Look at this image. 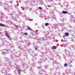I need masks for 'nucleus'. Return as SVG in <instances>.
<instances>
[{"mask_svg": "<svg viewBox=\"0 0 75 75\" xmlns=\"http://www.w3.org/2000/svg\"><path fill=\"white\" fill-rule=\"evenodd\" d=\"M0 26H1V27H5V25H4L2 23H0Z\"/></svg>", "mask_w": 75, "mask_h": 75, "instance_id": "nucleus-7", "label": "nucleus"}, {"mask_svg": "<svg viewBox=\"0 0 75 75\" xmlns=\"http://www.w3.org/2000/svg\"><path fill=\"white\" fill-rule=\"evenodd\" d=\"M61 14H62V13H61Z\"/></svg>", "mask_w": 75, "mask_h": 75, "instance_id": "nucleus-33", "label": "nucleus"}, {"mask_svg": "<svg viewBox=\"0 0 75 75\" xmlns=\"http://www.w3.org/2000/svg\"><path fill=\"white\" fill-rule=\"evenodd\" d=\"M56 1H57V0H56Z\"/></svg>", "mask_w": 75, "mask_h": 75, "instance_id": "nucleus-37", "label": "nucleus"}, {"mask_svg": "<svg viewBox=\"0 0 75 75\" xmlns=\"http://www.w3.org/2000/svg\"><path fill=\"white\" fill-rule=\"evenodd\" d=\"M5 10L6 11H9L8 8H5Z\"/></svg>", "mask_w": 75, "mask_h": 75, "instance_id": "nucleus-12", "label": "nucleus"}, {"mask_svg": "<svg viewBox=\"0 0 75 75\" xmlns=\"http://www.w3.org/2000/svg\"><path fill=\"white\" fill-rule=\"evenodd\" d=\"M43 2L41 1L40 2V4H43Z\"/></svg>", "mask_w": 75, "mask_h": 75, "instance_id": "nucleus-20", "label": "nucleus"}, {"mask_svg": "<svg viewBox=\"0 0 75 75\" xmlns=\"http://www.w3.org/2000/svg\"><path fill=\"white\" fill-rule=\"evenodd\" d=\"M33 65H35V64H33Z\"/></svg>", "mask_w": 75, "mask_h": 75, "instance_id": "nucleus-35", "label": "nucleus"}, {"mask_svg": "<svg viewBox=\"0 0 75 75\" xmlns=\"http://www.w3.org/2000/svg\"><path fill=\"white\" fill-rule=\"evenodd\" d=\"M47 6H48V7H51V6H50V5H48Z\"/></svg>", "mask_w": 75, "mask_h": 75, "instance_id": "nucleus-21", "label": "nucleus"}, {"mask_svg": "<svg viewBox=\"0 0 75 75\" xmlns=\"http://www.w3.org/2000/svg\"><path fill=\"white\" fill-rule=\"evenodd\" d=\"M41 68V67L40 66H39V67H38V69H40V68Z\"/></svg>", "mask_w": 75, "mask_h": 75, "instance_id": "nucleus-22", "label": "nucleus"}, {"mask_svg": "<svg viewBox=\"0 0 75 75\" xmlns=\"http://www.w3.org/2000/svg\"><path fill=\"white\" fill-rule=\"evenodd\" d=\"M8 75H9V74H8Z\"/></svg>", "mask_w": 75, "mask_h": 75, "instance_id": "nucleus-38", "label": "nucleus"}, {"mask_svg": "<svg viewBox=\"0 0 75 75\" xmlns=\"http://www.w3.org/2000/svg\"><path fill=\"white\" fill-rule=\"evenodd\" d=\"M65 37V36H63V37Z\"/></svg>", "mask_w": 75, "mask_h": 75, "instance_id": "nucleus-32", "label": "nucleus"}, {"mask_svg": "<svg viewBox=\"0 0 75 75\" xmlns=\"http://www.w3.org/2000/svg\"><path fill=\"white\" fill-rule=\"evenodd\" d=\"M10 3H11V4H12V3H13V2H12V1H10Z\"/></svg>", "mask_w": 75, "mask_h": 75, "instance_id": "nucleus-25", "label": "nucleus"}, {"mask_svg": "<svg viewBox=\"0 0 75 75\" xmlns=\"http://www.w3.org/2000/svg\"><path fill=\"white\" fill-rule=\"evenodd\" d=\"M68 65L67 64V63H65L64 64V67H67V66Z\"/></svg>", "mask_w": 75, "mask_h": 75, "instance_id": "nucleus-11", "label": "nucleus"}, {"mask_svg": "<svg viewBox=\"0 0 75 75\" xmlns=\"http://www.w3.org/2000/svg\"><path fill=\"white\" fill-rule=\"evenodd\" d=\"M16 67H17V70L18 71V72L19 74H20V72H21V71H20V70L19 69L20 68V66L18 65H17L16 66Z\"/></svg>", "mask_w": 75, "mask_h": 75, "instance_id": "nucleus-1", "label": "nucleus"}, {"mask_svg": "<svg viewBox=\"0 0 75 75\" xmlns=\"http://www.w3.org/2000/svg\"><path fill=\"white\" fill-rule=\"evenodd\" d=\"M7 37H8L9 38L10 37V36L8 35V32L6 31L5 33Z\"/></svg>", "mask_w": 75, "mask_h": 75, "instance_id": "nucleus-2", "label": "nucleus"}, {"mask_svg": "<svg viewBox=\"0 0 75 75\" xmlns=\"http://www.w3.org/2000/svg\"><path fill=\"white\" fill-rule=\"evenodd\" d=\"M1 32H0V34H1Z\"/></svg>", "mask_w": 75, "mask_h": 75, "instance_id": "nucleus-34", "label": "nucleus"}, {"mask_svg": "<svg viewBox=\"0 0 75 75\" xmlns=\"http://www.w3.org/2000/svg\"><path fill=\"white\" fill-rule=\"evenodd\" d=\"M65 35L67 37H68L69 35V33H65Z\"/></svg>", "mask_w": 75, "mask_h": 75, "instance_id": "nucleus-6", "label": "nucleus"}, {"mask_svg": "<svg viewBox=\"0 0 75 75\" xmlns=\"http://www.w3.org/2000/svg\"><path fill=\"white\" fill-rule=\"evenodd\" d=\"M24 17H26V16H24Z\"/></svg>", "mask_w": 75, "mask_h": 75, "instance_id": "nucleus-31", "label": "nucleus"}, {"mask_svg": "<svg viewBox=\"0 0 75 75\" xmlns=\"http://www.w3.org/2000/svg\"><path fill=\"white\" fill-rule=\"evenodd\" d=\"M54 27H56V28H58V27L57 26V25L56 24H55L54 25Z\"/></svg>", "mask_w": 75, "mask_h": 75, "instance_id": "nucleus-8", "label": "nucleus"}, {"mask_svg": "<svg viewBox=\"0 0 75 75\" xmlns=\"http://www.w3.org/2000/svg\"><path fill=\"white\" fill-rule=\"evenodd\" d=\"M10 15H11V16L12 15H13V14H12L11 13H10Z\"/></svg>", "mask_w": 75, "mask_h": 75, "instance_id": "nucleus-28", "label": "nucleus"}, {"mask_svg": "<svg viewBox=\"0 0 75 75\" xmlns=\"http://www.w3.org/2000/svg\"><path fill=\"white\" fill-rule=\"evenodd\" d=\"M7 69H6V71H5V70H3L2 71V73H3V72H5L6 73V72H6V71H7Z\"/></svg>", "mask_w": 75, "mask_h": 75, "instance_id": "nucleus-13", "label": "nucleus"}, {"mask_svg": "<svg viewBox=\"0 0 75 75\" xmlns=\"http://www.w3.org/2000/svg\"><path fill=\"white\" fill-rule=\"evenodd\" d=\"M4 73H5V72H4Z\"/></svg>", "mask_w": 75, "mask_h": 75, "instance_id": "nucleus-36", "label": "nucleus"}, {"mask_svg": "<svg viewBox=\"0 0 75 75\" xmlns=\"http://www.w3.org/2000/svg\"><path fill=\"white\" fill-rule=\"evenodd\" d=\"M62 13L63 14H67V12L65 11H63Z\"/></svg>", "mask_w": 75, "mask_h": 75, "instance_id": "nucleus-5", "label": "nucleus"}, {"mask_svg": "<svg viewBox=\"0 0 75 75\" xmlns=\"http://www.w3.org/2000/svg\"><path fill=\"white\" fill-rule=\"evenodd\" d=\"M18 5H19L18 4H17V6H18Z\"/></svg>", "mask_w": 75, "mask_h": 75, "instance_id": "nucleus-29", "label": "nucleus"}, {"mask_svg": "<svg viewBox=\"0 0 75 75\" xmlns=\"http://www.w3.org/2000/svg\"><path fill=\"white\" fill-rule=\"evenodd\" d=\"M64 25V24H60V26H63Z\"/></svg>", "mask_w": 75, "mask_h": 75, "instance_id": "nucleus-15", "label": "nucleus"}, {"mask_svg": "<svg viewBox=\"0 0 75 75\" xmlns=\"http://www.w3.org/2000/svg\"><path fill=\"white\" fill-rule=\"evenodd\" d=\"M5 61H8V59H7V57H5L4 58Z\"/></svg>", "mask_w": 75, "mask_h": 75, "instance_id": "nucleus-16", "label": "nucleus"}, {"mask_svg": "<svg viewBox=\"0 0 75 75\" xmlns=\"http://www.w3.org/2000/svg\"><path fill=\"white\" fill-rule=\"evenodd\" d=\"M58 75H60V73H58Z\"/></svg>", "mask_w": 75, "mask_h": 75, "instance_id": "nucleus-26", "label": "nucleus"}, {"mask_svg": "<svg viewBox=\"0 0 75 75\" xmlns=\"http://www.w3.org/2000/svg\"><path fill=\"white\" fill-rule=\"evenodd\" d=\"M35 50H37V48L36 47H35Z\"/></svg>", "mask_w": 75, "mask_h": 75, "instance_id": "nucleus-27", "label": "nucleus"}, {"mask_svg": "<svg viewBox=\"0 0 75 75\" xmlns=\"http://www.w3.org/2000/svg\"><path fill=\"white\" fill-rule=\"evenodd\" d=\"M38 63L39 64H41V60H40L39 62Z\"/></svg>", "mask_w": 75, "mask_h": 75, "instance_id": "nucleus-18", "label": "nucleus"}, {"mask_svg": "<svg viewBox=\"0 0 75 75\" xmlns=\"http://www.w3.org/2000/svg\"><path fill=\"white\" fill-rule=\"evenodd\" d=\"M28 29L29 30H30V31L31 30V28H30L28 26Z\"/></svg>", "mask_w": 75, "mask_h": 75, "instance_id": "nucleus-10", "label": "nucleus"}, {"mask_svg": "<svg viewBox=\"0 0 75 75\" xmlns=\"http://www.w3.org/2000/svg\"><path fill=\"white\" fill-rule=\"evenodd\" d=\"M5 75H7V74H6V73H5Z\"/></svg>", "mask_w": 75, "mask_h": 75, "instance_id": "nucleus-30", "label": "nucleus"}, {"mask_svg": "<svg viewBox=\"0 0 75 75\" xmlns=\"http://www.w3.org/2000/svg\"><path fill=\"white\" fill-rule=\"evenodd\" d=\"M8 23H10V24H11V22H8Z\"/></svg>", "mask_w": 75, "mask_h": 75, "instance_id": "nucleus-24", "label": "nucleus"}, {"mask_svg": "<svg viewBox=\"0 0 75 75\" xmlns=\"http://www.w3.org/2000/svg\"><path fill=\"white\" fill-rule=\"evenodd\" d=\"M38 8L40 10H42V8L41 7H39Z\"/></svg>", "mask_w": 75, "mask_h": 75, "instance_id": "nucleus-17", "label": "nucleus"}, {"mask_svg": "<svg viewBox=\"0 0 75 75\" xmlns=\"http://www.w3.org/2000/svg\"><path fill=\"white\" fill-rule=\"evenodd\" d=\"M3 20H4V17L3 16H1V18L0 19V21H3Z\"/></svg>", "mask_w": 75, "mask_h": 75, "instance_id": "nucleus-3", "label": "nucleus"}, {"mask_svg": "<svg viewBox=\"0 0 75 75\" xmlns=\"http://www.w3.org/2000/svg\"><path fill=\"white\" fill-rule=\"evenodd\" d=\"M7 50H6V52H3L2 54H3V55H4V54H7Z\"/></svg>", "mask_w": 75, "mask_h": 75, "instance_id": "nucleus-4", "label": "nucleus"}, {"mask_svg": "<svg viewBox=\"0 0 75 75\" xmlns=\"http://www.w3.org/2000/svg\"><path fill=\"white\" fill-rule=\"evenodd\" d=\"M49 24L48 23H46L45 24V26H47V25H49Z\"/></svg>", "mask_w": 75, "mask_h": 75, "instance_id": "nucleus-9", "label": "nucleus"}, {"mask_svg": "<svg viewBox=\"0 0 75 75\" xmlns=\"http://www.w3.org/2000/svg\"><path fill=\"white\" fill-rule=\"evenodd\" d=\"M23 34H24V35H28V34H27V33H23Z\"/></svg>", "mask_w": 75, "mask_h": 75, "instance_id": "nucleus-19", "label": "nucleus"}, {"mask_svg": "<svg viewBox=\"0 0 75 75\" xmlns=\"http://www.w3.org/2000/svg\"><path fill=\"white\" fill-rule=\"evenodd\" d=\"M52 48L53 49H55V48H56V46H54L52 47Z\"/></svg>", "mask_w": 75, "mask_h": 75, "instance_id": "nucleus-14", "label": "nucleus"}, {"mask_svg": "<svg viewBox=\"0 0 75 75\" xmlns=\"http://www.w3.org/2000/svg\"><path fill=\"white\" fill-rule=\"evenodd\" d=\"M36 55H37V54H35L34 55L35 57Z\"/></svg>", "mask_w": 75, "mask_h": 75, "instance_id": "nucleus-23", "label": "nucleus"}]
</instances>
